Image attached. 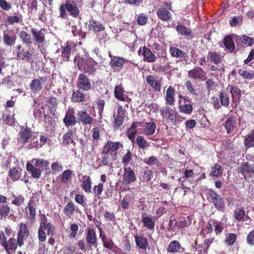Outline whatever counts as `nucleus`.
<instances>
[{"label":"nucleus","instance_id":"f257e3e1","mask_svg":"<svg viewBox=\"0 0 254 254\" xmlns=\"http://www.w3.org/2000/svg\"><path fill=\"white\" fill-rule=\"evenodd\" d=\"M121 147H123V145L120 142L108 141L101 153L100 166H111L115 159L117 151Z\"/></svg>","mask_w":254,"mask_h":254},{"label":"nucleus","instance_id":"f03ea898","mask_svg":"<svg viewBox=\"0 0 254 254\" xmlns=\"http://www.w3.org/2000/svg\"><path fill=\"white\" fill-rule=\"evenodd\" d=\"M83 4V0H66L65 3L59 7L60 17L63 19L67 18L69 15L77 18L80 15V8Z\"/></svg>","mask_w":254,"mask_h":254},{"label":"nucleus","instance_id":"7ed1b4c3","mask_svg":"<svg viewBox=\"0 0 254 254\" xmlns=\"http://www.w3.org/2000/svg\"><path fill=\"white\" fill-rule=\"evenodd\" d=\"M76 62L77 68L80 71H84L89 75H94L97 70L96 66L98 63L90 57H86V58L82 56H76L74 60Z\"/></svg>","mask_w":254,"mask_h":254},{"label":"nucleus","instance_id":"20e7f679","mask_svg":"<svg viewBox=\"0 0 254 254\" xmlns=\"http://www.w3.org/2000/svg\"><path fill=\"white\" fill-rule=\"evenodd\" d=\"M160 112L163 119L170 121L174 126H177L183 120L186 119L182 118L178 113L167 106L162 108Z\"/></svg>","mask_w":254,"mask_h":254},{"label":"nucleus","instance_id":"39448f33","mask_svg":"<svg viewBox=\"0 0 254 254\" xmlns=\"http://www.w3.org/2000/svg\"><path fill=\"white\" fill-rule=\"evenodd\" d=\"M207 194L214 207L220 212H224L225 206L224 199L212 189L208 190Z\"/></svg>","mask_w":254,"mask_h":254},{"label":"nucleus","instance_id":"423d86ee","mask_svg":"<svg viewBox=\"0 0 254 254\" xmlns=\"http://www.w3.org/2000/svg\"><path fill=\"white\" fill-rule=\"evenodd\" d=\"M194 173L192 170H185L182 178L178 179V182L181 185L182 188L190 189V186L193 183Z\"/></svg>","mask_w":254,"mask_h":254},{"label":"nucleus","instance_id":"0eeeda50","mask_svg":"<svg viewBox=\"0 0 254 254\" xmlns=\"http://www.w3.org/2000/svg\"><path fill=\"white\" fill-rule=\"evenodd\" d=\"M30 230L27 223L21 222L18 225L17 239L23 246L25 241L29 237Z\"/></svg>","mask_w":254,"mask_h":254},{"label":"nucleus","instance_id":"6e6552de","mask_svg":"<svg viewBox=\"0 0 254 254\" xmlns=\"http://www.w3.org/2000/svg\"><path fill=\"white\" fill-rule=\"evenodd\" d=\"M127 111L122 106L119 105L117 108V114L114 115L113 127L118 129L122 126L126 116Z\"/></svg>","mask_w":254,"mask_h":254},{"label":"nucleus","instance_id":"1a4fd4ad","mask_svg":"<svg viewBox=\"0 0 254 254\" xmlns=\"http://www.w3.org/2000/svg\"><path fill=\"white\" fill-rule=\"evenodd\" d=\"M238 39L239 36L232 34L231 35L226 36L224 37L223 40V43L226 49H227L230 53H233L236 49L235 42L238 44Z\"/></svg>","mask_w":254,"mask_h":254},{"label":"nucleus","instance_id":"9d476101","mask_svg":"<svg viewBox=\"0 0 254 254\" xmlns=\"http://www.w3.org/2000/svg\"><path fill=\"white\" fill-rule=\"evenodd\" d=\"M238 172L245 180L252 178L254 174V164H250L248 162L242 163L238 168Z\"/></svg>","mask_w":254,"mask_h":254},{"label":"nucleus","instance_id":"9b49d317","mask_svg":"<svg viewBox=\"0 0 254 254\" xmlns=\"http://www.w3.org/2000/svg\"><path fill=\"white\" fill-rule=\"evenodd\" d=\"M18 246L21 247L23 245L17 239L11 237L6 242L2 247L7 254H12L15 252Z\"/></svg>","mask_w":254,"mask_h":254},{"label":"nucleus","instance_id":"f8f14e48","mask_svg":"<svg viewBox=\"0 0 254 254\" xmlns=\"http://www.w3.org/2000/svg\"><path fill=\"white\" fill-rule=\"evenodd\" d=\"M85 241L89 250H91L93 246L97 245V237L93 228L87 227L85 234Z\"/></svg>","mask_w":254,"mask_h":254},{"label":"nucleus","instance_id":"ddd939ff","mask_svg":"<svg viewBox=\"0 0 254 254\" xmlns=\"http://www.w3.org/2000/svg\"><path fill=\"white\" fill-rule=\"evenodd\" d=\"M15 52L16 53V59L17 60H20L22 61L26 60L27 62L32 64L33 61V55L29 51H25L24 49L21 45H18L16 47Z\"/></svg>","mask_w":254,"mask_h":254},{"label":"nucleus","instance_id":"4468645a","mask_svg":"<svg viewBox=\"0 0 254 254\" xmlns=\"http://www.w3.org/2000/svg\"><path fill=\"white\" fill-rule=\"evenodd\" d=\"M190 78L195 80L203 81L206 79V73L200 67L195 66L188 71Z\"/></svg>","mask_w":254,"mask_h":254},{"label":"nucleus","instance_id":"2eb2a0df","mask_svg":"<svg viewBox=\"0 0 254 254\" xmlns=\"http://www.w3.org/2000/svg\"><path fill=\"white\" fill-rule=\"evenodd\" d=\"M77 86L83 91H88L91 89L92 84L90 80L85 73H80L78 76Z\"/></svg>","mask_w":254,"mask_h":254},{"label":"nucleus","instance_id":"dca6fc26","mask_svg":"<svg viewBox=\"0 0 254 254\" xmlns=\"http://www.w3.org/2000/svg\"><path fill=\"white\" fill-rule=\"evenodd\" d=\"M47 80L48 77L46 76L39 77L33 79L29 85L31 92L35 94L40 92L43 88V82H46Z\"/></svg>","mask_w":254,"mask_h":254},{"label":"nucleus","instance_id":"f3484780","mask_svg":"<svg viewBox=\"0 0 254 254\" xmlns=\"http://www.w3.org/2000/svg\"><path fill=\"white\" fill-rule=\"evenodd\" d=\"M75 110L72 107H69L65 113L63 119V122L66 127L74 126L77 123V118L74 115Z\"/></svg>","mask_w":254,"mask_h":254},{"label":"nucleus","instance_id":"a211bd4d","mask_svg":"<svg viewBox=\"0 0 254 254\" xmlns=\"http://www.w3.org/2000/svg\"><path fill=\"white\" fill-rule=\"evenodd\" d=\"M141 51H142V55L144 62L152 63L156 62L157 57L150 49L144 46L142 48H140L138 51V55L140 54Z\"/></svg>","mask_w":254,"mask_h":254},{"label":"nucleus","instance_id":"6ab92c4d","mask_svg":"<svg viewBox=\"0 0 254 254\" xmlns=\"http://www.w3.org/2000/svg\"><path fill=\"white\" fill-rule=\"evenodd\" d=\"M224 127L228 134L233 133L237 127L236 117L233 115L228 117L224 124Z\"/></svg>","mask_w":254,"mask_h":254},{"label":"nucleus","instance_id":"aec40b11","mask_svg":"<svg viewBox=\"0 0 254 254\" xmlns=\"http://www.w3.org/2000/svg\"><path fill=\"white\" fill-rule=\"evenodd\" d=\"M123 175L124 184L128 185L134 182L136 180L133 170L130 167H125Z\"/></svg>","mask_w":254,"mask_h":254},{"label":"nucleus","instance_id":"412c9836","mask_svg":"<svg viewBox=\"0 0 254 254\" xmlns=\"http://www.w3.org/2000/svg\"><path fill=\"white\" fill-rule=\"evenodd\" d=\"M25 212L26 214L28 220L30 223H34L36 221V204L32 203L31 200H30L27 204V205L25 208Z\"/></svg>","mask_w":254,"mask_h":254},{"label":"nucleus","instance_id":"4be33fe9","mask_svg":"<svg viewBox=\"0 0 254 254\" xmlns=\"http://www.w3.org/2000/svg\"><path fill=\"white\" fill-rule=\"evenodd\" d=\"M30 32L35 43L43 44L45 41L46 30L45 28H42L39 30L35 28H31Z\"/></svg>","mask_w":254,"mask_h":254},{"label":"nucleus","instance_id":"5701e85b","mask_svg":"<svg viewBox=\"0 0 254 254\" xmlns=\"http://www.w3.org/2000/svg\"><path fill=\"white\" fill-rule=\"evenodd\" d=\"M227 89L230 90L235 107H237L242 96L241 90L236 86L232 85H229Z\"/></svg>","mask_w":254,"mask_h":254},{"label":"nucleus","instance_id":"b1692460","mask_svg":"<svg viewBox=\"0 0 254 254\" xmlns=\"http://www.w3.org/2000/svg\"><path fill=\"white\" fill-rule=\"evenodd\" d=\"M78 120L83 125H91L94 121L93 118L86 111H78L77 114Z\"/></svg>","mask_w":254,"mask_h":254},{"label":"nucleus","instance_id":"393cba45","mask_svg":"<svg viewBox=\"0 0 254 254\" xmlns=\"http://www.w3.org/2000/svg\"><path fill=\"white\" fill-rule=\"evenodd\" d=\"M156 128V125L154 122H142V130L145 135L150 136L155 132Z\"/></svg>","mask_w":254,"mask_h":254},{"label":"nucleus","instance_id":"a878e982","mask_svg":"<svg viewBox=\"0 0 254 254\" xmlns=\"http://www.w3.org/2000/svg\"><path fill=\"white\" fill-rule=\"evenodd\" d=\"M176 30L179 35L187 39H192L194 37L191 30L183 24L177 26Z\"/></svg>","mask_w":254,"mask_h":254},{"label":"nucleus","instance_id":"bb28decb","mask_svg":"<svg viewBox=\"0 0 254 254\" xmlns=\"http://www.w3.org/2000/svg\"><path fill=\"white\" fill-rule=\"evenodd\" d=\"M170 10L167 9L165 7H160L157 11V16L162 21L168 22L172 19V15Z\"/></svg>","mask_w":254,"mask_h":254},{"label":"nucleus","instance_id":"cd10ccee","mask_svg":"<svg viewBox=\"0 0 254 254\" xmlns=\"http://www.w3.org/2000/svg\"><path fill=\"white\" fill-rule=\"evenodd\" d=\"M134 237L137 247L140 250L145 251L149 246L147 239L143 235L140 236L137 234L135 235Z\"/></svg>","mask_w":254,"mask_h":254},{"label":"nucleus","instance_id":"c85d7f7f","mask_svg":"<svg viewBox=\"0 0 254 254\" xmlns=\"http://www.w3.org/2000/svg\"><path fill=\"white\" fill-rule=\"evenodd\" d=\"M145 80L155 91H160L161 88V80L160 79H155L153 75H148L146 76Z\"/></svg>","mask_w":254,"mask_h":254},{"label":"nucleus","instance_id":"c756f323","mask_svg":"<svg viewBox=\"0 0 254 254\" xmlns=\"http://www.w3.org/2000/svg\"><path fill=\"white\" fill-rule=\"evenodd\" d=\"M175 89L172 86H170L168 88L165 96V100L167 105L173 106L174 105L175 102Z\"/></svg>","mask_w":254,"mask_h":254},{"label":"nucleus","instance_id":"7c9ffc66","mask_svg":"<svg viewBox=\"0 0 254 254\" xmlns=\"http://www.w3.org/2000/svg\"><path fill=\"white\" fill-rule=\"evenodd\" d=\"M74 132L72 130L68 129L63 136L62 144L63 146L67 147L70 144H75L73 140Z\"/></svg>","mask_w":254,"mask_h":254},{"label":"nucleus","instance_id":"2f4dec72","mask_svg":"<svg viewBox=\"0 0 254 254\" xmlns=\"http://www.w3.org/2000/svg\"><path fill=\"white\" fill-rule=\"evenodd\" d=\"M221 56L219 52L209 51L207 59L210 63L218 65L221 62Z\"/></svg>","mask_w":254,"mask_h":254},{"label":"nucleus","instance_id":"473e14b6","mask_svg":"<svg viewBox=\"0 0 254 254\" xmlns=\"http://www.w3.org/2000/svg\"><path fill=\"white\" fill-rule=\"evenodd\" d=\"M16 35L14 33L4 32L3 35V42L7 46H12L15 43Z\"/></svg>","mask_w":254,"mask_h":254},{"label":"nucleus","instance_id":"72a5a7b5","mask_svg":"<svg viewBox=\"0 0 254 254\" xmlns=\"http://www.w3.org/2000/svg\"><path fill=\"white\" fill-rule=\"evenodd\" d=\"M61 57L64 62H68L69 61V58L71 53V47L69 42L66 43V45L62 47Z\"/></svg>","mask_w":254,"mask_h":254},{"label":"nucleus","instance_id":"f704fd0d","mask_svg":"<svg viewBox=\"0 0 254 254\" xmlns=\"http://www.w3.org/2000/svg\"><path fill=\"white\" fill-rule=\"evenodd\" d=\"M82 184L81 186L82 189L85 192H91L92 180L90 176L85 175L82 177Z\"/></svg>","mask_w":254,"mask_h":254},{"label":"nucleus","instance_id":"c9c22d12","mask_svg":"<svg viewBox=\"0 0 254 254\" xmlns=\"http://www.w3.org/2000/svg\"><path fill=\"white\" fill-rule=\"evenodd\" d=\"M33 131L31 128L26 127L23 130L20 131V138L22 143H25L28 142L29 139L32 136Z\"/></svg>","mask_w":254,"mask_h":254},{"label":"nucleus","instance_id":"e433bc0d","mask_svg":"<svg viewBox=\"0 0 254 254\" xmlns=\"http://www.w3.org/2000/svg\"><path fill=\"white\" fill-rule=\"evenodd\" d=\"M169 51L171 55L174 58H185L188 56L187 53L176 47H170Z\"/></svg>","mask_w":254,"mask_h":254},{"label":"nucleus","instance_id":"4c0bfd02","mask_svg":"<svg viewBox=\"0 0 254 254\" xmlns=\"http://www.w3.org/2000/svg\"><path fill=\"white\" fill-rule=\"evenodd\" d=\"M85 94L79 90H73L71 97V101L74 103H81L85 100Z\"/></svg>","mask_w":254,"mask_h":254},{"label":"nucleus","instance_id":"58836bf2","mask_svg":"<svg viewBox=\"0 0 254 254\" xmlns=\"http://www.w3.org/2000/svg\"><path fill=\"white\" fill-rule=\"evenodd\" d=\"M126 61V59L123 57H114L113 58H111L109 64L112 67H122Z\"/></svg>","mask_w":254,"mask_h":254},{"label":"nucleus","instance_id":"ea45409f","mask_svg":"<svg viewBox=\"0 0 254 254\" xmlns=\"http://www.w3.org/2000/svg\"><path fill=\"white\" fill-rule=\"evenodd\" d=\"M145 213H143L142 215V221L143 225L148 230L154 229L155 222L149 216H145Z\"/></svg>","mask_w":254,"mask_h":254},{"label":"nucleus","instance_id":"a19ab883","mask_svg":"<svg viewBox=\"0 0 254 254\" xmlns=\"http://www.w3.org/2000/svg\"><path fill=\"white\" fill-rule=\"evenodd\" d=\"M219 98L221 105L225 107H228L230 104L229 95L224 90L219 92Z\"/></svg>","mask_w":254,"mask_h":254},{"label":"nucleus","instance_id":"79ce46f5","mask_svg":"<svg viewBox=\"0 0 254 254\" xmlns=\"http://www.w3.org/2000/svg\"><path fill=\"white\" fill-rule=\"evenodd\" d=\"M11 213L10 207L7 204H0V216L1 219L11 217Z\"/></svg>","mask_w":254,"mask_h":254},{"label":"nucleus","instance_id":"37998d69","mask_svg":"<svg viewBox=\"0 0 254 254\" xmlns=\"http://www.w3.org/2000/svg\"><path fill=\"white\" fill-rule=\"evenodd\" d=\"M26 169L29 173H31V176L34 179H39L41 175V170L35 168L32 164L28 163L26 165Z\"/></svg>","mask_w":254,"mask_h":254},{"label":"nucleus","instance_id":"c03bdc74","mask_svg":"<svg viewBox=\"0 0 254 254\" xmlns=\"http://www.w3.org/2000/svg\"><path fill=\"white\" fill-rule=\"evenodd\" d=\"M75 204L71 201L68 202L64 206L63 212L66 216L70 217L75 211Z\"/></svg>","mask_w":254,"mask_h":254},{"label":"nucleus","instance_id":"a18cd8bd","mask_svg":"<svg viewBox=\"0 0 254 254\" xmlns=\"http://www.w3.org/2000/svg\"><path fill=\"white\" fill-rule=\"evenodd\" d=\"M125 91L121 85L116 86L114 90V94L115 97L118 100L122 101L125 100Z\"/></svg>","mask_w":254,"mask_h":254},{"label":"nucleus","instance_id":"49530a36","mask_svg":"<svg viewBox=\"0 0 254 254\" xmlns=\"http://www.w3.org/2000/svg\"><path fill=\"white\" fill-rule=\"evenodd\" d=\"M238 73L243 78L248 80H252L254 78V72L253 70H248L246 68H241L238 71Z\"/></svg>","mask_w":254,"mask_h":254},{"label":"nucleus","instance_id":"de8ad7c7","mask_svg":"<svg viewBox=\"0 0 254 254\" xmlns=\"http://www.w3.org/2000/svg\"><path fill=\"white\" fill-rule=\"evenodd\" d=\"M48 100L47 105L49 108V110L52 115H55L58 106L57 99L55 97L51 96L49 97Z\"/></svg>","mask_w":254,"mask_h":254},{"label":"nucleus","instance_id":"09e8293b","mask_svg":"<svg viewBox=\"0 0 254 254\" xmlns=\"http://www.w3.org/2000/svg\"><path fill=\"white\" fill-rule=\"evenodd\" d=\"M179 111L181 113H184L186 115H190L193 111L192 105L190 104H181V101H179Z\"/></svg>","mask_w":254,"mask_h":254},{"label":"nucleus","instance_id":"8fccbe9b","mask_svg":"<svg viewBox=\"0 0 254 254\" xmlns=\"http://www.w3.org/2000/svg\"><path fill=\"white\" fill-rule=\"evenodd\" d=\"M239 43H242L247 46L251 47L254 45V38H251L246 35L239 36Z\"/></svg>","mask_w":254,"mask_h":254},{"label":"nucleus","instance_id":"3c124183","mask_svg":"<svg viewBox=\"0 0 254 254\" xmlns=\"http://www.w3.org/2000/svg\"><path fill=\"white\" fill-rule=\"evenodd\" d=\"M235 219L239 222L242 221L245 216V211L243 207L236 209L233 213Z\"/></svg>","mask_w":254,"mask_h":254},{"label":"nucleus","instance_id":"603ef678","mask_svg":"<svg viewBox=\"0 0 254 254\" xmlns=\"http://www.w3.org/2000/svg\"><path fill=\"white\" fill-rule=\"evenodd\" d=\"M19 36L23 43L28 45H30L32 44V42L31 35L26 31H20Z\"/></svg>","mask_w":254,"mask_h":254},{"label":"nucleus","instance_id":"864d4df0","mask_svg":"<svg viewBox=\"0 0 254 254\" xmlns=\"http://www.w3.org/2000/svg\"><path fill=\"white\" fill-rule=\"evenodd\" d=\"M223 170V168L221 165L216 163L211 168L210 175L217 178L222 175Z\"/></svg>","mask_w":254,"mask_h":254},{"label":"nucleus","instance_id":"5fc2aeb1","mask_svg":"<svg viewBox=\"0 0 254 254\" xmlns=\"http://www.w3.org/2000/svg\"><path fill=\"white\" fill-rule=\"evenodd\" d=\"M133 199L132 195L128 194L124 196L123 199L121 201V206L123 209H127L129 207V203Z\"/></svg>","mask_w":254,"mask_h":254},{"label":"nucleus","instance_id":"6e6d98bb","mask_svg":"<svg viewBox=\"0 0 254 254\" xmlns=\"http://www.w3.org/2000/svg\"><path fill=\"white\" fill-rule=\"evenodd\" d=\"M89 27L90 29H93L95 32H97L103 31L105 29L103 24L96 21L90 22Z\"/></svg>","mask_w":254,"mask_h":254},{"label":"nucleus","instance_id":"4d7b16f0","mask_svg":"<svg viewBox=\"0 0 254 254\" xmlns=\"http://www.w3.org/2000/svg\"><path fill=\"white\" fill-rule=\"evenodd\" d=\"M181 247V244L178 241H172L169 245L168 252L173 253H176L180 250Z\"/></svg>","mask_w":254,"mask_h":254},{"label":"nucleus","instance_id":"13d9d810","mask_svg":"<svg viewBox=\"0 0 254 254\" xmlns=\"http://www.w3.org/2000/svg\"><path fill=\"white\" fill-rule=\"evenodd\" d=\"M72 175V171L70 170L64 171L60 176L61 181L64 184L67 183L70 180Z\"/></svg>","mask_w":254,"mask_h":254},{"label":"nucleus","instance_id":"bf43d9fd","mask_svg":"<svg viewBox=\"0 0 254 254\" xmlns=\"http://www.w3.org/2000/svg\"><path fill=\"white\" fill-rule=\"evenodd\" d=\"M254 143V129L252 130L244 140L245 145L251 147Z\"/></svg>","mask_w":254,"mask_h":254},{"label":"nucleus","instance_id":"052dcab7","mask_svg":"<svg viewBox=\"0 0 254 254\" xmlns=\"http://www.w3.org/2000/svg\"><path fill=\"white\" fill-rule=\"evenodd\" d=\"M136 143L139 146V148L142 149H144L149 146V143L144 139V137L141 135H139L136 137Z\"/></svg>","mask_w":254,"mask_h":254},{"label":"nucleus","instance_id":"680f3d73","mask_svg":"<svg viewBox=\"0 0 254 254\" xmlns=\"http://www.w3.org/2000/svg\"><path fill=\"white\" fill-rule=\"evenodd\" d=\"M12 194L14 199L12 201L11 203L17 206L22 205L25 201L24 196L21 194L15 195L13 193Z\"/></svg>","mask_w":254,"mask_h":254},{"label":"nucleus","instance_id":"e2e57ef3","mask_svg":"<svg viewBox=\"0 0 254 254\" xmlns=\"http://www.w3.org/2000/svg\"><path fill=\"white\" fill-rule=\"evenodd\" d=\"M103 247L110 251L114 252L118 247L115 245L114 242L111 238H108L103 242Z\"/></svg>","mask_w":254,"mask_h":254},{"label":"nucleus","instance_id":"0e129e2a","mask_svg":"<svg viewBox=\"0 0 254 254\" xmlns=\"http://www.w3.org/2000/svg\"><path fill=\"white\" fill-rule=\"evenodd\" d=\"M20 175V173L16 168H13L9 171L8 176L13 181L18 180Z\"/></svg>","mask_w":254,"mask_h":254},{"label":"nucleus","instance_id":"69168bd1","mask_svg":"<svg viewBox=\"0 0 254 254\" xmlns=\"http://www.w3.org/2000/svg\"><path fill=\"white\" fill-rule=\"evenodd\" d=\"M144 162L148 165L153 166L159 165V161L156 156H152L144 159Z\"/></svg>","mask_w":254,"mask_h":254},{"label":"nucleus","instance_id":"338daca9","mask_svg":"<svg viewBox=\"0 0 254 254\" xmlns=\"http://www.w3.org/2000/svg\"><path fill=\"white\" fill-rule=\"evenodd\" d=\"M185 86L187 90L191 95L194 96L197 95V93L194 88V86L190 80H187L185 83Z\"/></svg>","mask_w":254,"mask_h":254},{"label":"nucleus","instance_id":"774afa93","mask_svg":"<svg viewBox=\"0 0 254 254\" xmlns=\"http://www.w3.org/2000/svg\"><path fill=\"white\" fill-rule=\"evenodd\" d=\"M225 240V243L228 245H232L234 244L237 239V235L233 233H230L226 235Z\"/></svg>","mask_w":254,"mask_h":254}]
</instances>
